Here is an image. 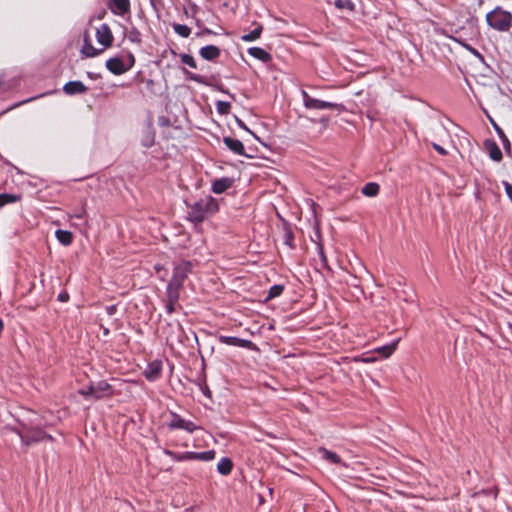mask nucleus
<instances>
[{
    "instance_id": "f257e3e1",
    "label": "nucleus",
    "mask_w": 512,
    "mask_h": 512,
    "mask_svg": "<svg viewBox=\"0 0 512 512\" xmlns=\"http://www.w3.org/2000/svg\"><path fill=\"white\" fill-rule=\"evenodd\" d=\"M188 220L194 224L202 223L206 218L214 215L219 210L218 200L212 196H206L200 200L187 204Z\"/></svg>"
},
{
    "instance_id": "f03ea898",
    "label": "nucleus",
    "mask_w": 512,
    "mask_h": 512,
    "mask_svg": "<svg viewBox=\"0 0 512 512\" xmlns=\"http://www.w3.org/2000/svg\"><path fill=\"white\" fill-rule=\"evenodd\" d=\"M487 24L497 31H508L512 27V14L500 7H496L486 15Z\"/></svg>"
},
{
    "instance_id": "7ed1b4c3",
    "label": "nucleus",
    "mask_w": 512,
    "mask_h": 512,
    "mask_svg": "<svg viewBox=\"0 0 512 512\" xmlns=\"http://www.w3.org/2000/svg\"><path fill=\"white\" fill-rule=\"evenodd\" d=\"M302 99L303 104L306 109L310 110H337L339 112H342L345 110V107L341 103H334L329 101H324L320 99H316L312 96H310L305 90H302Z\"/></svg>"
},
{
    "instance_id": "20e7f679",
    "label": "nucleus",
    "mask_w": 512,
    "mask_h": 512,
    "mask_svg": "<svg viewBox=\"0 0 512 512\" xmlns=\"http://www.w3.org/2000/svg\"><path fill=\"white\" fill-rule=\"evenodd\" d=\"M193 263L191 261H181L174 266L170 284L183 288L184 282L189 274L193 271Z\"/></svg>"
},
{
    "instance_id": "39448f33",
    "label": "nucleus",
    "mask_w": 512,
    "mask_h": 512,
    "mask_svg": "<svg viewBox=\"0 0 512 512\" xmlns=\"http://www.w3.org/2000/svg\"><path fill=\"white\" fill-rule=\"evenodd\" d=\"M86 399H100L106 395L112 393L111 385L106 381H98L97 383L91 384L87 389L79 391Z\"/></svg>"
},
{
    "instance_id": "423d86ee",
    "label": "nucleus",
    "mask_w": 512,
    "mask_h": 512,
    "mask_svg": "<svg viewBox=\"0 0 512 512\" xmlns=\"http://www.w3.org/2000/svg\"><path fill=\"white\" fill-rule=\"evenodd\" d=\"M171 420L167 423L169 430L181 429L194 433L199 427L192 421L182 418L178 413L170 411Z\"/></svg>"
},
{
    "instance_id": "0eeeda50",
    "label": "nucleus",
    "mask_w": 512,
    "mask_h": 512,
    "mask_svg": "<svg viewBox=\"0 0 512 512\" xmlns=\"http://www.w3.org/2000/svg\"><path fill=\"white\" fill-rule=\"evenodd\" d=\"M95 37L97 42L103 46V48H109L113 44V34L108 24L103 23L97 28Z\"/></svg>"
},
{
    "instance_id": "6e6552de",
    "label": "nucleus",
    "mask_w": 512,
    "mask_h": 512,
    "mask_svg": "<svg viewBox=\"0 0 512 512\" xmlns=\"http://www.w3.org/2000/svg\"><path fill=\"white\" fill-rule=\"evenodd\" d=\"M218 341L222 344L234 347H241L250 350L255 348V344L251 340L238 338L236 336L219 335Z\"/></svg>"
},
{
    "instance_id": "1a4fd4ad",
    "label": "nucleus",
    "mask_w": 512,
    "mask_h": 512,
    "mask_svg": "<svg viewBox=\"0 0 512 512\" xmlns=\"http://www.w3.org/2000/svg\"><path fill=\"white\" fill-rule=\"evenodd\" d=\"M105 66L114 75H122L129 71V66H126V62L119 56L109 58Z\"/></svg>"
},
{
    "instance_id": "9d476101",
    "label": "nucleus",
    "mask_w": 512,
    "mask_h": 512,
    "mask_svg": "<svg viewBox=\"0 0 512 512\" xmlns=\"http://www.w3.org/2000/svg\"><path fill=\"white\" fill-rule=\"evenodd\" d=\"M162 361L153 360L149 362L144 370V376L149 382H155L161 377Z\"/></svg>"
},
{
    "instance_id": "9b49d317",
    "label": "nucleus",
    "mask_w": 512,
    "mask_h": 512,
    "mask_svg": "<svg viewBox=\"0 0 512 512\" xmlns=\"http://www.w3.org/2000/svg\"><path fill=\"white\" fill-rule=\"evenodd\" d=\"M108 7L111 12L118 16H123L130 12V0H109Z\"/></svg>"
},
{
    "instance_id": "f8f14e48",
    "label": "nucleus",
    "mask_w": 512,
    "mask_h": 512,
    "mask_svg": "<svg viewBox=\"0 0 512 512\" xmlns=\"http://www.w3.org/2000/svg\"><path fill=\"white\" fill-rule=\"evenodd\" d=\"M155 135H156V132L153 127V124L149 121L146 124V126L142 129L141 139H140L141 145L144 148L152 147L155 143Z\"/></svg>"
},
{
    "instance_id": "ddd939ff",
    "label": "nucleus",
    "mask_w": 512,
    "mask_h": 512,
    "mask_svg": "<svg viewBox=\"0 0 512 512\" xmlns=\"http://www.w3.org/2000/svg\"><path fill=\"white\" fill-rule=\"evenodd\" d=\"M216 457L215 450H207L203 452H194V451H186V461H203V462H209L214 460Z\"/></svg>"
},
{
    "instance_id": "4468645a",
    "label": "nucleus",
    "mask_w": 512,
    "mask_h": 512,
    "mask_svg": "<svg viewBox=\"0 0 512 512\" xmlns=\"http://www.w3.org/2000/svg\"><path fill=\"white\" fill-rule=\"evenodd\" d=\"M223 142L225 146L234 154L249 157L247 154H245L244 145L240 140L229 136H225L223 138Z\"/></svg>"
},
{
    "instance_id": "2eb2a0df",
    "label": "nucleus",
    "mask_w": 512,
    "mask_h": 512,
    "mask_svg": "<svg viewBox=\"0 0 512 512\" xmlns=\"http://www.w3.org/2000/svg\"><path fill=\"white\" fill-rule=\"evenodd\" d=\"M234 183V179L230 177H222L215 179L211 185V191L215 194H222L227 189L231 188Z\"/></svg>"
},
{
    "instance_id": "dca6fc26",
    "label": "nucleus",
    "mask_w": 512,
    "mask_h": 512,
    "mask_svg": "<svg viewBox=\"0 0 512 512\" xmlns=\"http://www.w3.org/2000/svg\"><path fill=\"white\" fill-rule=\"evenodd\" d=\"M489 121L495 130V132L498 135V138L501 140L503 148L508 156H512L511 152V143L506 134L504 133L503 129L496 123V121L489 116Z\"/></svg>"
},
{
    "instance_id": "f3484780",
    "label": "nucleus",
    "mask_w": 512,
    "mask_h": 512,
    "mask_svg": "<svg viewBox=\"0 0 512 512\" xmlns=\"http://www.w3.org/2000/svg\"><path fill=\"white\" fill-rule=\"evenodd\" d=\"M199 54L206 61H214L220 56L221 51L215 45H206L200 48Z\"/></svg>"
},
{
    "instance_id": "a211bd4d",
    "label": "nucleus",
    "mask_w": 512,
    "mask_h": 512,
    "mask_svg": "<svg viewBox=\"0 0 512 512\" xmlns=\"http://www.w3.org/2000/svg\"><path fill=\"white\" fill-rule=\"evenodd\" d=\"M247 52L250 56L260 60L263 63H269L272 61V55L261 47H250L248 48Z\"/></svg>"
},
{
    "instance_id": "6ab92c4d",
    "label": "nucleus",
    "mask_w": 512,
    "mask_h": 512,
    "mask_svg": "<svg viewBox=\"0 0 512 512\" xmlns=\"http://www.w3.org/2000/svg\"><path fill=\"white\" fill-rule=\"evenodd\" d=\"M484 146L489 152V157L496 162L502 160V151L494 140H485Z\"/></svg>"
},
{
    "instance_id": "aec40b11",
    "label": "nucleus",
    "mask_w": 512,
    "mask_h": 512,
    "mask_svg": "<svg viewBox=\"0 0 512 512\" xmlns=\"http://www.w3.org/2000/svg\"><path fill=\"white\" fill-rule=\"evenodd\" d=\"M318 453L322 459H324L332 464H335V465L342 464V459L336 452L328 450L325 447H319Z\"/></svg>"
},
{
    "instance_id": "412c9836",
    "label": "nucleus",
    "mask_w": 512,
    "mask_h": 512,
    "mask_svg": "<svg viewBox=\"0 0 512 512\" xmlns=\"http://www.w3.org/2000/svg\"><path fill=\"white\" fill-rule=\"evenodd\" d=\"M102 51L103 49L95 48L90 41L89 35L85 34L83 47L81 49L82 54H84L86 57H95L102 53Z\"/></svg>"
},
{
    "instance_id": "4be33fe9",
    "label": "nucleus",
    "mask_w": 512,
    "mask_h": 512,
    "mask_svg": "<svg viewBox=\"0 0 512 512\" xmlns=\"http://www.w3.org/2000/svg\"><path fill=\"white\" fill-rule=\"evenodd\" d=\"M87 91V87L81 81L66 82V95L82 94Z\"/></svg>"
},
{
    "instance_id": "5701e85b",
    "label": "nucleus",
    "mask_w": 512,
    "mask_h": 512,
    "mask_svg": "<svg viewBox=\"0 0 512 512\" xmlns=\"http://www.w3.org/2000/svg\"><path fill=\"white\" fill-rule=\"evenodd\" d=\"M233 461L229 457H222L217 463V472L223 476H227L232 472Z\"/></svg>"
},
{
    "instance_id": "b1692460",
    "label": "nucleus",
    "mask_w": 512,
    "mask_h": 512,
    "mask_svg": "<svg viewBox=\"0 0 512 512\" xmlns=\"http://www.w3.org/2000/svg\"><path fill=\"white\" fill-rule=\"evenodd\" d=\"M21 438H22L23 442L28 444L29 442H37V441H41L45 438H50V436L46 435L41 430H33V431H30L29 435H27L25 437L21 436Z\"/></svg>"
},
{
    "instance_id": "393cba45",
    "label": "nucleus",
    "mask_w": 512,
    "mask_h": 512,
    "mask_svg": "<svg viewBox=\"0 0 512 512\" xmlns=\"http://www.w3.org/2000/svg\"><path fill=\"white\" fill-rule=\"evenodd\" d=\"M181 289H182L181 287H177V286H174V285L168 283L167 287H166V297H167L166 301L178 303L179 298H180V290Z\"/></svg>"
},
{
    "instance_id": "a878e982",
    "label": "nucleus",
    "mask_w": 512,
    "mask_h": 512,
    "mask_svg": "<svg viewBox=\"0 0 512 512\" xmlns=\"http://www.w3.org/2000/svg\"><path fill=\"white\" fill-rule=\"evenodd\" d=\"M263 31V26L257 24V26L249 33L241 36V40L244 42H253L260 38Z\"/></svg>"
},
{
    "instance_id": "bb28decb",
    "label": "nucleus",
    "mask_w": 512,
    "mask_h": 512,
    "mask_svg": "<svg viewBox=\"0 0 512 512\" xmlns=\"http://www.w3.org/2000/svg\"><path fill=\"white\" fill-rule=\"evenodd\" d=\"M379 190V184H377L376 182H368L362 187L361 192L363 195L367 197H375L378 195Z\"/></svg>"
},
{
    "instance_id": "cd10ccee",
    "label": "nucleus",
    "mask_w": 512,
    "mask_h": 512,
    "mask_svg": "<svg viewBox=\"0 0 512 512\" xmlns=\"http://www.w3.org/2000/svg\"><path fill=\"white\" fill-rule=\"evenodd\" d=\"M283 244L287 245L290 249H295L294 233L290 227L284 228Z\"/></svg>"
},
{
    "instance_id": "c85d7f7f",
    "label": "nucleus",
    "mask_w": 512,
    "mask_h": 512,
    "mask_svg": "<svg viewBox=\"0 0 512 512\" xmlns=\"http://www.w3.org/2000/svg\"><path fill=\"white\" fill-rule=\"evenodd\" d=\"M284 291V285L282 284H275L270 287L268 294L265 298V301L274 299L276 297H279Z\"/></svg>"
},
{
    "instance_id": "c756f323",
    "label": "nucleus",
    "mask_w": 512,
    "mask_h": 512,
    "mask_svg": "<svg viewBox=\"0 0 512 512\" xmlns=\"http://www.w3.org/2000/svg\"><path fill=\"white\" fill-rule=\"evenodd\" d=\"M183 72L186 75V79L191 80L193 82H196L198 84L207 85V80L204 76L192 73L188 71L187 69L183 68Z\"/></svg>"
},
{
    "instance_id": "7c9ffc66",
    "label": "nucleus",
    "mask_w": 512,
    "mask_h": 512,
    "mask_svg": "<svg viewBox=\"0 0 512 512\" xmlns=\"http://www.w3.org/2000/svg\"><path fill=\"white\" fill-rule=\"evenodd\" d=\"M399 340H394L390 344L378 348V352L384 357H389L396 349Z\"/></svg>"
},
{
    "instance_id": "2f4dec72",
    "label": "nucleus",
    "mask_w": 512,
    "mask_h": 512,
    "mask_svg": "<svg viewBox=\"0 0 512 512\" xmlns=\"http://www.w3.org/2000/svg\"><path fill=\"white\" fill-rule=\"evenodd\" d=\"M173 30L183 38H188L191 34V28L185 24H173Z\"/></svg>"
},
{
    "instance_id": "473e14b6",
    "label": "nucleus",
    "mask_w": 512,
    "mask_h": 512,
    "mask_svg": "<svg viewBox=\"0 0 512 512\" xmlns=\"http://www.w3.org/2000/svg\"><path fill=\"white\" fill-rule=\"evenodd\" d=\"M128 39L132 43L141 44L142 34L136 27H131L128 31Z\"/></svg>"
},
{
    "instance_id": "72a5a7b5",
    "label": "nucleus",
    "mask_w": 512,
    "mask_h": 512,
    "mask_svg": "<svg viewBox=\"0 0 512 512\" xmlns=\"http://www.w3.org/2000/svg\"><path fill=\"white\" fill-rule=\"evenodd\" d=\"M216 111L220 115H227L230 112L231 104L227 101L218 100L215 103Z\"/></svg>"
},
{
    "instance_id": "f704fd0d",
    "label": "nucleus",
    "mask_w": 512,
    "mask_h": 512,
    "mask_svg": "<svg viewBox=\"0 0 512 512\" xmlns=\"http://www.w3.org/2000/svg\"><path fill=\"white\" fill-rule=\"evenodd\" d=\"M163 452L165 455L169 456L172 460L176 462L186 461V452L178 453L169 449H164Z\"/></svg>"
},
{
    "instance_id": "c9c22d12",
    "label": "nucleus",
    "mask_w": 512,
    "mask_h": 512,
    "mask_svg": "<svg viewBox=\"0 0 512 512\" xmlns=\"http://www.w3.org/2000/svg\"><path fill=\"white\" fill-rule=\"evenodd\" d=\"M334 5L338 9H347L349 11L355 9V4L351 0H335Z\"/></svg>"
},
{
    "instance_id": "e433bc0d",
    "label": "nucleus",
    "mask_w": 512,
    "mask_h": 512,
    "mask_svg": "<svg viewBox=\"0 0 512 512\" xmlns=\"http://www.w3.org/2000/svg\"><path fill=\"white\" fill-rule=\"evenodd\" d=\"M181 62L187 66H189L190 68H193V69H196L197 68V63L194 59V57L190 54H182L181 55Z\"/></svg>"
},
{
    "instance_id": "4c0bfd02",
    "label": "nucleus",
    "mask_w": 512,
    "mask_h": 512,
    "mask_svg": "<svg viewBox=\"0 0 512 512\" xmlns=\"http://www.w3.org/2000/svg\"><path fill=\"white\" fill-rule=\"evenodd\" d=\"M198 386H199V389L201 390V392L204 394V396H206L209 399L212 398V392L209 389V387H208V385H207L205 380L199 382Z\"/></svg>"
},
{
    "instance_id": "58836bf2",
    "label": "nucleus",
    "mask_w": 512,
    "mask_h": 512,
    "mask_svg": "<svg viewBox=\"0 0 512 512\" xmlns=\"http://www.w3.org/2000/svg\"><path fill=\"white\" fill-rule=\"evenodd\" d=\"M16 197L9 194H0V206H3L6 203L14 202Z\"/></svg>"
},
{
    "instance_id": "ea45409f",
    "label": "nucleus",
    "mask_w": 512,
    "mask_h": 512,
    "mask_svg": "<svg viewBox=\"0 0 512 512\" xmlns=\"http://www.w3.org/2000/svg\"><path fill=\"white\" fill-rule=\"evenodd\" d=\"M234 117H235V121L239 128L247 131L248 133L253 135L255 138H257V136L247 127V125L239 117H237V116H234Z\"/></svg>"
},
{
    "instance_id": "a19ab883",
    "label": "nucleus",
    "mask_w": 512,
    "mask_h": 512,
    "mask_svg": "<svg viewBox=\"0 0 512 512\" xmlns=\"http://www.w3.org/2000/svg\"><path fill=\"white\" fill-rule=\"evenodd\" d=\"M317 250H318V254H319V257H320L323 265L326 267L327 266V258H326V255L324 253V249H323V246L321 243H317Z\"/></svg>"
},
{
    "instance_id": "79ce46f5",
    "label": "nucleus",
    "mask_w": 512,
    "mask_h": 512,
    "mask_svg": "<svg viewBox=\"0 0 512 512\" xmlns=\"http://www.w3.org/2000/svg\"><path fill=\"white\" fill-rule=\"evenodd\" d=\"M502 184L505 189L507 197L512 202V184L509 183L508 181H502Z\"/></svg>"
},
{
    "instance_id": "37998d69",
    "label": "nucleus",
    "mask_w": 512,
    "mask_h": 512,
    "mask_svg": "<svg viewBox=\"0 0 512 512\" xmlns=\"http://www.w3.org/2000/svg\"><path fill=\"white\" fill-rule=\"evenodd\" d=\"M176 304L175 302L166 301L165 302V310L168 315H171L176 310Z\"/></svg>"
},
{
    "instance_id": "c03bdc74",
    "label": "nucleus",
    "mask_w": 512,
    "mask_h": 512,
    "mask_svg": "<svg viewBox=\"0 0 512 512\" xmlns=\"http://www.w3.org/2000/svg\"><path fill=\"white\" fill-rule=\"evenodd\" d=\"M434 150L442 156L447 155V150L439 144L433 143Z\"/></svg>"
},
{
    "instance_id": "a18cd8bd",
    "label": "nucleus",
    "mask_w": 512,
    "mask_h": 512,
    "mask_svg": "<svg viewBox=\"0 0 512 512\" xmlns=\"http://www.w3.org/2000/svg\"><path fill=\"white\" fill-rule=\"evenodd\" d=\"M127 60H128V62H126V66H129V70H130L135 64V57L131 52H129L127 54Z\"/></svg>"
},
{
    "instance_id": "49530a36",
    "label": "nucleus",
    "mask_w": 512,
    "mask_h": 512,
    "mask_svg": "<svg viewBox=\"0 0 512 512\" xmlns=\"http://www.w3.org/2000/svg\"><path fill=\"white\" fill-rule=\"evenodd\" d=\"M105 310H106L107 315L113 316L117 312V305L113 304V305L106 306Z\"/></svg>"
},
{
    "instance_id": "de8ad7c7",
    "label": "nucleus",
    "mask_w": 512,
    "mask_h": 512,
    "mask_svg": "<svg viewBox=\"0 0 512 512\" xmlns=\"http://www.w3.org/2000/svg\"><path fill=\"white\" fill-rule=\"evenodd\" d=\"M55 235L58 239V241L61 243V244H64V230L62 229H58L56 232H55Z\"/></svg>"
},
{
    "instance_id": "09e8293b",
    "label": "nucleus",
    "mask_w": 512,
    "mask_h": 512,
    "mask_svg": "<svg viewBox=\"0 0 512 512\" xmlns=\"http://www.w3.org/2000/svg\"><path fill=\"white\" fill-rule=\"evenodd\" d=\"M470 53L481 62H484V56L477 49L473 48Z\"/></svg>"
},
{
    "instance_id": "8fccbe9b",
    "label": "nucleus",
    "mask_w": 512,
    "mask_h": 512,
    "mask_svg": "<svg viewBox=\"0 0 512 512\" xmlns=\"http://www.w3.org/2000/svg\"><path fill=\"white\" fill-rule=\"evenodd\" d=\"M149 2L154 10H158V8L162 5V0H149Z\"/></svg>"
},
{
    "instance_id": "3c124183",
    "label": "nucleus",
    "mask_w": 512,
    "mask_h": 512,
    "mask_svg": "<svg viewBox=\"0 0 512 512\" xmlns=\"http://www.w3.org/2000/svg\"><path fill=\"white\" fill-rule=\"evenodd\" d=\"M450 39H452L454 42L460 44L462 47L467 43L464 39L459 37L450 36Z\"/></svg>"
},
{
    "instance_id": "603ef678",
    "label": "nucleus",
    "mask_w": 512,
    "mask_h": 512,
    "mask_svg": "<svg viewBox=\"0 0 512 512\" xmlns=\"http://www.w3.org/2000/svg\"><path fill=\"white\" fill-rule=\"evenodd\" d=\"M218 90L222 93L227 94L231 99H235V95L230 93L227 89H225L223 86H219Z\"/></svg>"
},
{
    "instance_id": "864d4df0",
    "label": "nucleus",
    "mask_w": 512,
    "mask_h": 512,
    "mask_svg": "<svg viewBox=\"0 0 512 512\" xmlns=\"http://www.w3.org/2000/svg\"><path fill=\"white\" fill-rule=\"evenodd\" d=\"M73 240V235L70 231L66 230V246H68Z\"/></svg>"
},
{
    "instance_id": "5fc2aeb1",
    "label": "nucleus",
    "mask_w": 512,
    "mask_h": 512,
    "mask_svg": "<svg viewBox=\"0 0 512 512\" xmlns=\"http://www.w3.org/2000/svg\"><path fill=\"white\" fill-rule=\"evenodd\" d=\"M159 123L162 126H167V125H169V120L167 118L163 117V118H160Z\"/></svg>"
},
{
    "instance_id": "6e6d98bb",
    "label": "nucleus",
    "mask_w": 512,
    "mask_h": 512,
    "mask_svg": "<svg viewBox=\"0 0 512 512\" xmlns=\"http://www.w3.org/2000/svg\"><path fill=\"white\" fill-rule=\"evenodd\" d=\"M203 34H208V35H211V34H215L211 29L209 28H204L203 29Z\"/></svg>"
},
{
    "instance_id": "4d7b16f0",
    "label": "nucleus",
    "mask_w": 512,
    "mask_h": 512,
    "mask_svg": "<svg viewBox=\"0 0 512 512\" xmlns=\"http://www.w3.org/2000/svg\"><path fill=\"white\" fill-rule=\"evenodd\" d=\"M467 51L471 52L473 50V46H471L470 44L466 43L464 46H463Z\"/></svg>"
},
{
    "instance_id": "13d9d810",
    "label": "nucleus",
    "mask_w": 512,
    "mask_h": 512,
    "mask_svg": "<svg viewBox=\"0 0 512 512\" xmlns=\"http://www.w3.org/2000/svg\"><path fill=\"white\" fill-rule=\"evenodd\" d=\"M58 299L59 301L64 302V292L59 293Z\"/></svg>"
},
{
    "instance_id": "bf43d9fd",
    "label": "nucleus",
    "mask_w": 512,
    "mask_h": 512,
    "mask_svg": "<svg viewBox=\"0 0 512 512\" xmlns=\"http://www.w3.org/2000/svg\"><path fill=\"white\" fill-rule=\"evenodd\" d=\"M146 83H147V86H151V85H153V80L152 79H148L146 81Z\"/></svg>"
},
{
    "instance_id": "052dcab7",
    "label": "nucleus",
    "mask_w": 512,
    "mask_h": 512,
    "mask_svg": "<svg viewBox=\"0 0 512 512\" xmlns=\"http://www.w3.org/2000/svg\"><path fill=\"white\" fill-rule=\"evenodd\" d=\"M266 435L272 439H276V436L272 433H266Z\"/></svg>"
},
{
    "instance_id": "680f3d73",
    "label": "nucleus",
    "mask_w": 512,
    "mask_h": 512,
    "mask_svg": "<svg viewBox=\"0 0 512 512\" xmlns=\"http://www.w3.org/2000/svg\"><path fill=\"white\" fill-rule=\"evenodd\" d=\"M315 235L317 236V239H320L321 236H320V232L319 231H316Z\"/></svg>"
},
{
    "instance_id": "e2e57ef3",
    "label": "nucleus",
    "mask_w": 512,
    "mask_h": 512,
    "mask_svg": "<svg viewBox=\"0 0 512 512\" xmlns=\"http://www.w3.org/2000/svg\"><path fill=\"white\" fill-rule=\"evenodd\" d=\"M109 333L108 329H104V334L107 335Z\"/></svg>"
},
{
    "instance_id": "0e129e2a",
    "label": "nucleus",
    "mask_w": 512,
    "mask_h": 512,
    "mask_svg": "<svg viewBox=\"0 0 512 512\" xmlns=\"http://www.w3.org/2000/svg\"><path fill=\"white\" fill-rule=\"evenodd\" d=\"M65 299H66V302L69 300V295L67 293H66Z\"/></svg>"
}]
</instances>
